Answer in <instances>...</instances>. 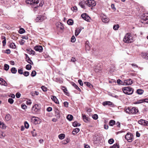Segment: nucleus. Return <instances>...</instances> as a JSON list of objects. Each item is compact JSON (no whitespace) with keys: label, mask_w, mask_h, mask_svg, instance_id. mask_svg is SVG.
I'll return each instance as SVG.
<instances>
[{"label":"nucleus","mask_w":148,"mask_h":148,"mask_svg":"<svg viewBox=\"0 0 148 148\" xmlns=\"http://www.w3.org/2000/svg\"><path fill=\"white\" fill-rule=\"evenodd\" d=\"M31 121L33 122L35 124L38 123L39 119L38 117L33 116L31 118Z\"/></svg>","instance_id":"obj_13"},{"label":"nucleus","mask_w":148,"mask_h":148,"mask_svg":"<svg viewBox=\"0 0 148 148\" xmlns=\"http://www.w3.org/2000/svg\"><path fill=\"white\" fill-rule=\"evenodd\" d=\"M138 123L139 124L142 125L148 126V121L143 119H141L139 120Z\"/></svg>","instance_id":"obj_9"},{"label":"nucleus","mask_w":148,"mask_h":148,"mask_svg":"<svg viewBox=\"0 0 148 148\" xmlns=\"http://www.w3.org/2000/svg\"><path fill=\"white\" fill-rule=\"evenodd\" d=\"M29 72L28 71H25L24 73H23L24 75L26 77L28 76L29 75Z\"/></svg>","instance_id":"obj_56"},{"label":"nucleus","mask_w":148,"mask_h":148,"mask_svg":"<svg viewBox=\"0 0 148 148\" xmlns=\"http://www.w3.org/2000/svg\"><path fill=\"white\" fill-rule=\"evenodd\" d=\"M72 85L76 89H77L79 91H80V89L79 88L78 86H77L74 83H73Z\"/></svg>","instance_id":"obj_39"},{"label":"nucleus","mask_w":148,"mask_h":148,"mask_svg":"<svg viewBox=\"0 0 148 148\" xmlns=\"http://www.w3.org/2000/svg\"><path fill=\"white\" fill-rule=\"evenodd\" d=\"M79 128H77L74 129L73 130L74 132H75L76 133H77L79 131Z\"/></svg>","instance_id":"obj_57"},{"label":"nucleus","mask_w":148,"mask_h":148,"mask_svg":"<svg viewBox=\"0 0 148 148\" xmlns=\"http://www.w3.org/2000/svg\"><path fill=\"white\" fill-rule=\"evenodd\" d=\"M31 133L33 137L36 136V133L35 132V130L34 129L33 131H31Z\"/></svg>","instance_id":"obj_46"},{"label":"nucleus","mask_w":148,"mask_h":148,"mask_svg":"<svg viewBox=\"0 0 148 148\" xmlns=\"http://www.w3.org/2000/svg\"><path fill=\"white\" fill-rule=\"evenodd\" d=\"M85 3L89 7H93L96 5V3L94 0H88L85 1Z\"/></svg>","instance_id":"obj_5"},{"label":"nucleus","mask_w":148,"mask_h":148,"mask_svg":"<svg viewBox=\"0 0 148 148\" xmlns=\"http://www.w3.org/2000/svg\"><path fill=\"white\" fill-rule=\"evenodd\" d=\"M81 17L84 20L88 21V20L89 16L86 13L82 14L81 15Z\"/></svg>","instance_id":"obj_15"},{"label":"nucleus","mask_w":148,"mask_h":148,"mask_svg":"<svg viewBox=\"0 0 148 148\" xmlns=\"http://www.w3.org/2000/svg\"><path fill=\"white\" fill-rule=\"evenodd\" d=\"M132 81L130 79H125L124 81V85H130L132 84Z\"/></svg>","instance_id":"obj_10"},{"label":"nucleus","mask_w":148,"mask_h":148,"mask_svg":"<svg viewBox=\"0 0 148 148\" xmlns=\"http://www.w3.org/2000/svg\"><path fill=\"white\" fill-rule=\"evenodd\" d=\"M143 92L144 91L143 90L140 89H138L136 91V92L139 95L142 94Z\"/></svg>","instance_id":"obj_33"},{"label":"nucleus","mask_w":148,"mask_h":148,"mask_svg":"<svg viewBox=\"0 0 148 148\" xmlns=\"http://www.w3.org/2000/svg\"><path fill=\"white\" fill-rule=\"evenodd\" d=\"M75 41V38L74 36H73L71 39V41L73 42H74Z\"/></svg>","instance_id":"obj_50"},{"label":"nucleus","mask_w":148,"mask_h":148,"mask_svg":"<svg viewBox=\"0 0 148 148\" xmlns=\"http://www.w3.org/2000/svg\"><path fill=\"white\" fill-rule=\"evenodd\" d=\"M31 67L32 66L30 64H27L26 66V68L27 70H30Z\"/></svg>","instance_id":"obj_49"},{"label":"nucleus","mask_w":148,"mask_h":148,"mask_svg":"<svg viewBox=\"0 0 148 148\" xmlns=\"http://www.w3.org/2000/svg\"><path fill=\"white\" fill-rule=\"evenodd\" d=\"M133 136L132 134L130 133H128L125 136V138L128 141L130 142L132 141Z\"/></svg>","instance_id":"obj_6"},{"label":"nucleus","mask_w":148,"mask_h":148,"mask_svg":"<svg viewBox=\"0 0 148 148\" xmlns=\"http://www.w3.org/2000/svg\"><path fill=\"white\" fill-rule=\"evenodd\" d=\"M144 102L143 99H140L138 100L136 102H135L134 103V104H138Z\"/></svg>","instance_id":"obj_29"},{"label":"nucleus","mask_w":148,"mask_h":148,"mask_svg":"<svg viewBox=\"0 0 148 148\" xmlns=\"http://www.w3.org/2000/svg\"><path fill=\"white\" fill-rule=\"evenodd\" d=\"M11 71L12 73L15 74L17 72V70L15 67H12L11 69Z\"/></svg>","instance_id":"obj_36"},{"label":"nucleus","mask_w":148,"mask_h":148,"mask_svg":"<svg viewBox=\"0 0 148 148\" xmlns=\"http://www.w3.org/2000/svg\"><path fill=\"white\" fill-rule=\"evenodd\" d=\"M141 22L144 23L148 24V14H144L141 16Z\"/></svg>","instance_id":"obj_4"},{"label":"nucleus","mask_w":148,"mask_h":148,"mask_svg":"<svg viewBox=\"0 0 148 148\" xmlns=\"http://www.w3.org/2000/svg\"><path fill=\"white\" fill-rule=\"evenodd\" d=\"M0 84L6 86L7 85L5 81L1 78H0Z\"/></svg>","instance_id":"obj_19"},{"label":"nucleus","mask_w":148,"mask_h":148,"mask_svg":"<svg viewBox=\"0 0 148 148\" xmlns=\"http://www.w3.org/2000/svg\"><path fill=\"white\" fill-rule=\"evenodd\" d=\"M67 23L69 25H72L73 23V21L71 19H69L67 21Z\"/></svg>","instance_id":"obj_30"},{"label":"nucleus","mask_w":148,"mask_h":148,"mask_svg":"<svg viewBox=\"0 0 148 148\" xmlns=\"http://www.w3.org/2000/svg\"><path fill=\"white\" fill-rule=\"evenodd\" d=\"M21 95L20 93L19 92H17L16 95V97L17 98H20L21 96Z\"/></svg>","instance_id":"obj_61"},{"label":"nucleus","mask_w":148,"mask_h":148,"mask_svg":"<svg viewBox=\"0 0 148 148\" xmlns=\"http://www.w3.org/2000/svg\"><path fill=\"white\" fill-rule=\"evenodd\" d=\"M46 18V17L45 16L39 15L35 19V20L37 22H40L42 21L43 20L45 19Z\"/></svg>","instance_id":"obj_7"},{"label":"nucleus","mask_w":148,"mask_h":148,"mask_svg":"<svg viewBox=\"0 0 148 148\" xmlns=\"http://www.w3.org/2000/svg\"><path fill=\"white\" fill-rule=\"evenodd\" d=\"M119 25L117 24L114 25L113 27V29L114 30H116L118 29L119 28Z\"/></svg>","instance_id":"obj_38"},{"label":"nucleus","mask_w":148,"mask_h":148,"mask_svg":"<svg viewBox=\"0 0 148 148\" xmlns=\"http://www.w3.org/2000/svg\"><path fill=\"white\" fill-rule=\"evenodd\" d=\"M51 99L56 103H58V101L56 97L55 96H52Z\"/></svg>","instance_id":"obj_24"},{"label":"nucleus","mask_w":148,"mask_h":148,"mask_svg":"<svg viewBox=\"0 0 148 148\" xmlns=\"http://www.w3.org/2000/svg\"><path fill=\"white\" fill-rule=\"evenodd\" d=\"M62 90L67 95H69V93L67 92V88L64 87H62Z\"/></svg>","instance_id":"obj_26"},{"label":"nucleus","mask_w":148,"mask_h":148,"mask_svg":"<svg viewBox=\"0 0 148 148\" xmlns=\"http://www.w3.org/2000/svg\"><path fill=\"white\" fill-rule=\"evenodd\" d=\"M138 112V110L135 107L131 109V114H135Z\"/></svg>","instance_id":"obj_16"},{"label":"nucleus","mask_w":148,"mask_h":148,"mask_svg":"<svg viewBox=\"0 0 148 148\" xmlns=\"http://www.w3.org/2000/svg\"><path fill=\"white\" fill-rule=\"evenodd\" d=\"M88 41H86L85 43V49L86 50L89 51L90 49V47L89 45Z\"/></svg>","instance_id":"obj_20"},{"label":"nucleus","mask_w":148,"mask_h":148,"mask_svg":"<svg viewBox=\"0 0 148 148\" xmlns=\"http://www.w3.org/2000/svg\"><path fill=\"white\" fill-rule=\"evenodd\" d=\"M58 137L60 139H63L65 137V134H61L59 135Z\"/></svg>","instance_id":"obj_37"},{"label":"nucleus","mask_w":148,"mask_h":148,"mask_svg":"<svg viewBox=\"0 0 148 148\" xmlns=\"http://www.w3.org/2000/svg\"><path fill=\"white\" fill-rule=\"evenodd\" d=\"M41 88L42 90L44 92L46 91L47 90V88L45 86H42Z\"/></svg>","instance_id":"obj_54"},{"label":"nucleus","mask_w":148,"mask_h":148,"mask_svg":"<svg viewBox=\"0 0 148 148\" xmlns=\"http://www.w3.org/2000/svg\"><path fill=\"white\" fill-rule=\"evenodd\" d=\"M21 108L23 109H25L27 108V106L25 104H22L21 105Z\"/></svg>","instance_id":"obj_62"},{"label":"nucleus","mask_w":148,"mask_h":148,"mask_svg":"<svg viewBox=\"0 0 148 148\" xmlns=\"http://www.w3.org/2000/svg\"><path fill=\"white\" fill-rule=\"evenodd\" d=\"M85 3V1H81L79 3V5L82 8L85 9V6L84 5V4Z\"/></svg>","instance_id":"obj_25"},{"label":"nucleus","mask_w":148,"mask_h":148,"mask_svg":"<svg viewBox=\"0 0 148 148\" xmlns=\"http://www.w3.org/2000/svg\"><path fill=\"white\" fill-rule=\"evenodd\" d=\"M27 52L30 54H32L33 55H34L35 53V52L34 50L30 49H27Z\"/></svg>","instance_id":"obj_22"},{"label":"nucleus","mask_w":148,"mask_h":148,"mask_svg":"<svg viewBox=\"0 0 148 148\" xmlns=\"http://www.w3.org/2000/svg\"><path fill=\"white\" fill-rule=\"evenodd\" d=\"M84 84L86 85L87 86L90 88L91 86H92V85L90 83L88 82H84Z\"/></svg>","instance_id":"obj_42"},{"label":"nucleus","mask_w":148,"mask_h":148,"mask_svg":"<svg viewBox=\"0 0 148 148\" xmlns=\"http://www.w3.org/2000/svg\"><path fill=\"white\" fill-rule=\"evenodd\" d=\"M26 61L31 64H33V62L29 58H28V59L26 60Z\"/></svg>","instance_id":"obj_43"},{"label":"nucleus","mask_w":148,"mask_h":148,"mask_svg":"<svg viewBox=\"0 0 148 148\" xmlns=\"http://www.w3.org/2000/svg\"><path fill=\"white\" fill-rule=\"evenodd\" d=\"M82 29L81 28L78 27L75 30V35L76 36H77L80 33Z\"/></svg>","instance_id":"obj_18"},{"label":"nucleus","mask_w":148,"mask_h":148,"mask_svg":"<svg viewBox=\"0 0 148 148\" xmlns=\"http://www.w3.org/2000/svg\"><path fill=\"white\" fill-rule=\"evenodd\" d=\"M27 4H30L32 7L36 8L39 6H42L43 4L42 0H26Z\"/></svg>","instance_id":"obj_1"},{"label":"nucleus","mask_w":148,"mask_h":148,"mask_svg":"<svg viewBox=\"0 0 148 148\" xmlns=\"http://www.w3.org/2000/svg\"><path fill=\"white\" fill-rule=\"evenodd\" d=\"M11 119V116L9 114H7L5 117V120L7 121L10 120Z\"/></svg>","instance_id":"obj_23"},{"label":"nucleus","mask_w":148,"mask_h":148,"mask_svg":"<svg viewBox=\"0 0 148 148\" xmlns=\"http://www.w3.org/2000/svg\"><path fill=\"white\" fill-rule=\"evenodd\" d=\"M54 111L55 113V116L57 118H59L60 116V114L59 110L57 108H55L54 109Z\"/></svg>","instance_id":"obj_12"},{"label":"nucleus","mask_w":148,"mask_h":148,"mask_svg":"<svg viewBox=\"0 0 148 148\" xmlns=\"http://www.w3.org/2000/svg\"><path fill=\"white\" fill-rule=\"evenodd\" d=\"M82 117L83 120L85 122L87 123L89 121V118L85 115L82 114Z\"/></svg>","instance_id":"obj_21"},{"label":"nucleus","mask_w":148,"mask_h":148,"mask_svg":"<svg viewBox=\"0 0 148 148\" xmlns=\"http://www.w3.org/2000/svg\"><path fill=\"white\" fill-rule=\"evenodd\" d=\"M25 126V127L27 129L29 127V124L27 121H25L24 123Z\"/></svg>","instance_id":"obj_53"},{"label":"nucleus","mask_w":148,"mask_h":148,"mask_svg":"<svg viewBox=\"0 0 148 148\" xmlns=\"http://www.w3.org/2000/svg\"><path fill=\"white\" fill-rule=\"evenodd\" d=\"M101 20L103 22L105 23H108L109 21V18L104 14H101Z\"/></svg>","instance_id":"obj_8"},{"label":"nucleus","mask_w":148,"mask_h":148,"mask_svg":"<svg viewBox=\"0 0 148 148\" xmlns=\"http://www.w3.org/2000/svg\"><path fill=\"white\" fill-rule=\"evenodd\" d=\"M9 68V66L7 64H5L4 65V69L6 71L8 70Z\"/></svg>","instance_id":"obj_41"},{"label":"nucleus","mask_w":148,"mask_h":148,"mask_svg":"<svg viewBox=\"0 0 148 148\" xmlns=\"http://www.w3.org/2000/svg\"><path fill=\"white\" fill-rule=\"evenodd\" d=\"M122 90L123 92L127 95H131L133 93L134 89L129 86L124 87L122 88Z\"/></svg>","instance_id":"obj_3"},{"label":"nucleus","mask_w":148,"mask_h":148,"mask_svg":"<svg viewBox=\"0 0 148 148\" xmlns=\"http://www.w3.org/2000/svg\"><path fill=\"white\" fill-rule=\"evenodd\" d=\"M2 38L4 39V40L2 41V43L3 44V46H4L5 45L6 43V39L5 37L4 36H3Z\"/></svg>","instance_id":"obj_40"},{"label":"nucleus","mask_w":148,"mask_h":148,"mask_svg":"<svg viewBox=\"0 0 148 148\" xmlns=\"http://www.w3.org/2000/svg\"><path fill=\"white\" fill-rule=\"evenodd\" d=\"M25 32V30L23 28H21L19 31V33L20 34H22Z\"/></svg>","instance_id":"obj_48"},{"label":"nucleus","mask_w":148,"mask_h":148,"mask_svg":"<svg viewBox=\"0 0 148 148\" xmlns=\"http://www.w3.org/2000/svg\"><path fill=\"white\" fill-rule=\"evenodd\" d=\"M39 109L38 106L37 104H35L32 107V110L35 112H37Z\"/></svg>","instance_id":"obj_14"},{"label":"nucleus","mask_w":148,"mask_h":148,"mask_svg":"<svg viewBox=\"0 0 148 148\" xmlns=\"http://www.w3.org/2000/svg\"><path fill=\"white\" fill-rule=\"evenodd\" d=\"M34 49L36 51L40 52H42L43 51V48L41 46H36L34 47Z\"/></svg>","instance_id":"obj_11"},{"label":"nucleus","mask_w":148,"mask_h":148,"mask_svg":"<svg viewBox=\"0 0 148 148\" xmlns=\"http://www.w3.org/2000/svg\"><path fill=\"white\" fill-rule=\"evenodd\" d=\"M147 54V53H141V56L143 58L145 59Z\"/></svg>","instance_id":"obj_47"},{"label":"nucleus","mask_w":148,"mask_h":148,"mask_svg":"<svg viewBox=\"0 0 148 148\" xmlns=\"http://www.w3.org/2000/svg\"><path fill=\"white\" fill-rule=\"evenodd\" d=\"M133 40V38L130 33L126 34L123 39V42L126 43H131Z\"/></svg>","instance_id":"obj_2"},{"label":"nucleus","mask_w":148,"mask_h":148,"mask_svg":"<svg viewBox=\"0 0 148 148\" xmlns=\"http://www.w3.org/2000/svg\"><path fill=\"white\" fill-rule=\"evenodd\" d=\"M78 82L80 86H82L83 85V82H82V81L81 79L78 80Z\"/></svg>","instance_id":"obj_60"},{"label":"nucleus","mask_w":148,"mask_h":148,"mask_svg":"<svg viewBox=\"0 0 148 148\" xmlns=\"http://www.w3.org/2000/svg\"><path fill=\"white\" fill-rule=\"evenodd\" d=\"M36 73L35 71H33L31 73V75L32 77H34L36 76Z\"/></svg>","instance_id":"obj_44"},{"label":"nucleus","mask_w":148,"mask_h":148,"mask_svg":"<svg viewBox=\"0 0 148 148\" xmlns=\"http://www.w3.org/2000/svg\"><path fill=\"white\" fill-rule=\"evenodd\" d=\"M73 117L71 115L69 114L66 117L67 119L69 121H72L73 119Z\"/></svg>","instance_id":"obj_31"},{"label":"nucleus","mask_w":148,"mask_h":148,"mask_svg":"<svg viewBox=\"0 0 148 148\" xmlns=\"http://www.w3.org/2000/svg\"><path fill=\"white\" fill-rule=\"evenodd\" d=\"M0 127L2 129H5L6 128V126L3 122H0Z\"/></svg>","instance_id":"obj_28"},{"label":"nucleus","mask_w":148,"mask_h":148,"mask_svg":"<svg viewBox=\"0 0 148 148\" xmlns=\"http://www.w3.org/2000/svg\"><path fill=\"white\" fill-rule=\"evenodd\" d=\"M52 108L51 107H49L47 109V110L48 112H51V111H52Z\"/></svg>","instance_id":"obj_64"},{"label":"nucleus","mask_w":148,"mask_h":148,"mask_svg":"<svg viewBox=\"0 0 148 148\" xmlns=\"http://www.w3.org/2000/svg\"><path fill=\"white\" fill-rule=\"evenodd\" d=\"M93 118L95 120H96L98 118V116L97 114L93 115L92 116Z\"/></svg>","instance_id":"obj_58"},{"label":"nucleus","mask_w":148,"mask_h":148,"mask_svg":"<svg viewBox=\"0 0 148 148\" xmlns=\"http://www.w3.org/2000/svg\"><path fill=\"white\" fill-rule=\"evenodd\" d=\"M64 106L66 107H68V103L66 101H65L64 103Z\"/></svg>","instance_id":"obj_63"},{"label":"nucleus","mask_w":148,"mask_h":148,"mask_svg":"<svg viewBox=\"0 0 148 148\" xmlns=\"http://www.w3.org/2000/svg\"><path fill=\"white\" fill-rule=\"evenodd\" d=\"M110 148H119V146L117 143L115 144L114 145L111 147Z\"/></svg>","instance_id":"obj_45"},{"label":"nucleus","mask_w":148,"mask_h":148,"mask_svg":"<svg viewBox=\"0 0 148 148\" xmlns=\"http://www.w3.org/2000/svg\"><path fill=\"white\" fill-rule=\"evenodd\" d=\"M115 123V122L114 120H111L109 123V125L110 126H113Z\"/></svg>","instance_id":"obj_32"},{"label":"nucleus","mask_w":148,"mask_h":148,"mask_svg":"<svg viewBox=\"0 0 148 148\" xmlns=\"http://www.w3.org/2000/svg\"><path fill=\"white\" fill-rule=\"evenodd\" d=\"M125 111L127 113L131 114V109L129 107H128L127 108H125Z\"/></svg>","instance_id":"obj_35"},{"label":"nucleus","mask_w":148,"mask_h":148,"mask_svg":"<svg viewBox=\"0 0 148 148\" xmlns=\"http://www.w3.org/2000/svg\"><path fill=\"white\" fill-rule=\"evenodd\" d=\"M8 101L10 104H12L14 102V100L12 98H9Z\"/></svg>","instance_id":"obj_55"},{"label":"nucleus","mask_w":148,"mask_h":148,"mask_svg":"<svg viewBox=\"0 0 148 148\" xmlns=\"http://www.w3.org/2000/svg\"><path fill=\"white\" fill-rule=\"evenodd\" d=\"M81 124L78 123L76 121H75L73 123V125L74 127H77L80 126Z\"/></svg>","instance_id":"obj_27"},{"label":"nucleus","mask_w":148,"mask_h":148,"mask_svg":"<svg viewBox=\"0 0 148 148\" xmlns=\"http://www.w3.org/2000/svg\"><path fill=\"white\" fill-rule=\"evenodd\" d=\"M114 140H113V139L112 138H111L109 139L108 140V143L110 144H112L114 143Z\"/></svg>","instance_id":"obj_51"},{"label":"nucleus","mask_w":148,"mask_h":148,"mask_svg":"<svg viewBox=\"0 0 148 148\" xmlns=\"http://www.w3.org/2000/svg\"><path fill=\"white\" fill-rule=\"evenodd\" d=\"M5 136V134L2 132H0V137L1 138H4Z\"/></svg>","instance_id":"obj_52"},{"label":"nucleus","mask_w":148,"mask_h":148,"mask_svg":"<svg viewBox=\"0 0 148 148\" xmlns=\"http://www.w3.org/2000/svg\"><path fill=\"white\" fill-rule=\"evenodd\" d=\"M18 72L20 74H23V70L22 69H18Z\"/></svg>","instance_id":"obj_59"},{"label":"nucleus","mask_w":148,"mask_h":148,"mask_svg":"<svg viewBox=\"0 0 148 148\" xmlns=\"http://www.w3.org/2000/svg\"><path fill=\"white\" fill-rule=\"evenodd\" d=\"M102 104L103 106H105L106 105H109L110 106H112L113 104L112 102L110 101H107L103 102L102 103Z\"/></svg>","instance_id":"obj_17"},{"label":"nucleus","mask_w":148,"mask_h":148,"mask_svg":"<svg viewBox=\"0 0 148 148\" xmlns=\"http://www.w3.org/2000/svg\"><path fill=\"white\" fill-rule=\"evenodd\" d=\"M9 47H10L12 49H15L16 47V45L14 43L12 42L10 44Z\"/></svg>","instance_id":"obj_34"}]
</instances>
